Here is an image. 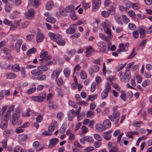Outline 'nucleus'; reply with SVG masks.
I'll use <instances>...</instances> for the list:
<instances>
[{
    "label": "nucleus",
    "mask_w": 152,
    "mask_h": 152,
    "mask_svg": "<svg viewBox=\"0 0 152 152\" xmlns=\"http://www.w3.org/2000/svg\"><path fill=\"white\" fill-rule=\"evenodd\" d=\"M66 130V126L63 125L60 128L59 130V132L61 134H63L65 131Z\"/></svg>",
    "instance_id": "obj_61"
},
{
    "label": "nucleus",
    "mask_w": 152,
    "mask_h": 152,
    "mask_svg": "<svg viewBox=\"0 0 152 152\" xmlns=\"http://www.w3.org/2000/svg\"><path fill=\"white\" fill-rule=\"evenodd\" d=\"M11 114L10 113L7 112L4 118V121L7 122L10 117Z\"/></svg>",
    "instance_id": "obj_41"
},
{
    "label": "nucleus",
    "mask_w": 152,
    "mask_h": 152,
    "mask_svg": "<svg viewBox=\"0 0 152 152\" xmlns=\"http://www.w3.org/2000/svg\"><path fill=\"white\" fill-rule=\"evenodd\" d=\"M55 80L56 81L57 85L59 86H61L63 83V81L61 77H60L59 78H58L57 80Z\"/></svg>",
    "instance_id": "obj_35"
},
{
    "label": "nucleus",
    "mask_w": 152,
    "mask_h": 152,
    "mask_svg": "<svg viewBox=\"0 0 152 152\" xmlns=\"http://www.w3.org/2000/svg\"><path fill=\"white\" fill-rule=\"evenodd\" d=\"M30 112V110H27L26 111L23 113L22 116L25 117L29 116L31 115V113H29Z\"/></svg>",
    "instance_id": "obj_44"
},
{
    "label": "nucleus",
    "mask_w": 152,
    "mask_h": 152,
    "mask_svg": "<svg viewBox=\"0 0 152 152\" xmlns=\"http://www.w3.org/2000/svg\"><path fill=\"white\" fill-rule=\"evenodd\" d=\"M57 91L59 95L61 97L63 96V94L62 91V89L61 88H57Z\"/></svg>",
    "instance_id": "obj_51"
},
{
    "label": "nucleus",
    "mask_w": 152,
    "mask_h": 152,
    "mask_svg": "<svg viewBox=\"0 0 152 152\" xmlns=\"http://www.w3.org/2000/svg\"><path fill=\"white\" fill-rule=\"evenodd\" d=\"M34 12L33 9H30L28 10V12L26 14V17L28 19H32L34 16Z\"/></svg>",
    "instance_id": "obj_7"
},
{
    "label": "nucleus",
    "mask_w": 152,
    "mask_h": 152,
    "mask_svg": "<svg viewBox=\"0 0 152 152\" xmlns=\"http://www.w3.org/2000/svg\"><path fill=\"white\" fill-rule=\"evenodd\" d=\"M75 32V30L74 28H69L66 30V32L67 34H72Z\"/></svg>",
    "instance_id": "obj_38"
},
{
    "label": "nucleus",
    "mask_w": 152,
    "mask_h": 152,
    "mask_svg": "<svg viewBox=\"0 0 152 152\" xmlns=\"http://www.w3.org/2000/svg\"><path fill=\"white\" fill-rule=\"evenodd\" d=\"M99 37L103 40L107 42L108 41L107 38L104 36V35L102 33H100L99 35Z\"/></svg>",
    "instance_id": "obj_57"
},
{
    "label": "nucleus",
    "mask_w": 152,
    "mask_h": 152,
    "mask_svg": "<svg viewBox=\"0 0 152 152\" xmlns=\"http://www.w3.org/2000/svg\"><path fill=\"white\" fill-rule=\"evenodd\" d=\"M46 96V94H44L40 96H32L31 99L35 102H40L45 99Z\"/></svg>",
    "instance_id": "obj_3"
},
{
    "label": "nucleus",
    "mask_w": 152,
    "mask_h": 152,
    "mask_svg": "<svg viewBox=\"0 0 152 152\" xmlns=\"http://www.w3.org/2000/svg\"><path fill=\"white\" fill-rule=\"evenodd\" d=\"M108 10L111 15H114L115 13V8L113 7H110Z\"/></svg>",
    "instance_id": "obj_58"
},
{
    "label": "nucleus",
    "mask_w": 152,
    "mask_h": 152,
    "mask_svg": "<svg viewBox=\"0 0 152 152\" xmlns=\"http://www.w3.org/2000/svg\"><path fill=\"white\" fill-rule=\"evenodd\" d=\"M42 73V72L38 69H34L31 71V74L35 76H39Z\"/></svg>",
    "instance_id": "obj_22"
},
{
    "label": "nucleus",
    "mask_w": 152,
    "mask_h": 152,
    "mask_svg": "<svg viewBox=\"0 0 152 152\" xmlns=\"http://www.w3.org/2000/svg\"><path fill=\"white\" fill-rule=\"evenodd\" d=\"M46 20L47 22L51 23H54L56 21L55 18L53 17H48L46 19Z\"/></svg>",
    "instance_id": "obj_29"
},
{
    "label": "nucleus",
    "mask_w": 152,
    "mask_h": 152,
    "mask_svg": "<svg viewBox=\"0 0 152 152\" xmlns=\"http://www.w3.org/2000/svg\"><path fill=\"white\" fill-rule=\"evenodd\" d=\"M101 4L100 0H98L96 1L92 2L93 10L95 11H96V9L100 6Z\"/></svg>",
    "instance_id": "obj_11"
},
{
    "label": "nucleus",
    "mask_w": 152,
    "mask_h": 152,
    "mask_svg": "<svg viewBox=\"0 0 152 152\" xmlns=\"http://www.w3.org/2000/svg\"><path fill=\"white\" fill-rule=\"evenodd\" d=\"M81 129L82 132L83 133H86L88 132V129L86 126H83L81 127Z\"/></svg>",
    "instance_id": "obj_63"
},
{
    "label": "nucleus",
    "mask_w": 152,
    "mask_h": 152,
    "mask_svg": "<svg viewBox=\"0 0 152 152\" xmlns=\"http://www.w3.org/2000/svg\"><path fill=\"white\" fill-rule=\"evenodd\" d=\"M103 124L105 129L110 128L111 126V122L108 119L105 120L103 121Z\"/></svg>",
    "instance_id": "obj_16"
},
{
    "label": "nucleus",
    "mask_w": 152,
    "mask_h": 152,
    "mask_svg": "<svg viewBox=\"0 0 152 152\" xmlns=\"http://www.w3.org/2000/svg\"><path fill=\"white\" fill-rule=\"evenodd\" d=\"M23 43L22 39H18L15 44V48L16 51L18 52L20 51L21 45Z\"/></svg>",
    "instance_id": "obj_9"
},
{
    "label": "nucleus",
    "mask_w": 152,
    "mask_h": 152,
    "mask_svg": "<svg viewBox=\"0 0 152 152\" xmlns=\"http://www.w3.org/2000/svg\"><path fill=\"white\" fill-rule=\"evenodd\" d=\"M52 56H49L45 57V58L39 59V61L41 62L47 61L49 60L51 58Z\"/></svg>",
    "instance_id": "obj_49"
},
{
    "label": "nucleus",
    "mask_w": 152,
    "mask_h": 152,
    "mask_svg": "<svg viewBox=\"0 0 152 152\" xmlns=\"http://www.w3.org/2000/svg\"><path fill=\"white\" fill-rule=\"evenodd\" d=\"M126 63L124 64H121L118 65V67L117 68V70L118 72H119L122 70L126 66Z\"/></svg>",
    "instance_id": "obj_48"
},
{
    "label": "nucleus",
    "mask_w": 152,
    "mask_h": 152,
    "mask_svg": "<svg viewBox=\"0 0 152 152\" xmlns=\"http://www.w3.org/2000/svg\"><path fill=\"white\" fill-rule=\"evenodd\" d=\"M129 46V44L128 43H127L125 45L121 43L118 46L119 48H121L123 52L126 51L128 50Z\"/></svg>",
    "instance_id": "obj_15"
},
{
    "label": "nucleus",
    "mask_w": 152,
    "mask_h": 152,
    "mask_svg": "<svg viewBox=\"0 0 152 152\" xmlns=\"http://www.w3.org/2000/svg\"><path fill=\"white\" fill-rule=\"evenodd\" d=\"M104 30V32L107 34L109 37H110L112 36L110 30L108 28H106Z\"/></svg>",
    "instance_id": "obj_53"
},
{
    "label": "nucleus",
    "mask_w": 152,
    "mask_h": 152,
    "mask_svg": "<svg viewBox=\"0 0 152 152\" xmlns=\"http://www.w3.org/2000/svg\"><path fill=\"white\" fill-rule=\"evenodd\" d=\"M19 138L23 141H26L28 138L27 135L24 134H21L19 135Z\"/></svg>",
    "instance_id": "obj_36"
},
{
    "label": "nucleus",
    "mask_w": 152,
    "mask_h": 152,
    "mask_svg": "<svg viewBox=\"0 0 152 152\" xmlns=\"http://www.w3.org/2000/svg\"><path fill=\"white\" fill-rule=\"evenodd\" d=\"M40 64V66L38 67V69H39L40 72H45L48 70V67L46 65H45L44 62H41Z\"/></svg>",
    "instance_id": "obj_10"
},
{
    "label": "nucleus",
    "mask_w": 152,
    "mask_h": 152,
    "mask_svg": "<svg viewBox=\"0 0 152 152\" xmlns=\"http://www.w3.org/2000/svg\"><path fill=\"white\" fill-rule=\"evenodd\" d=\"M49 108L50 109H57L58 108V106L56 104H53V103L50 102H49L48 105Z\"/></svg>",
    "instance_id": "obj_31"
},
{
    "label": "nucleus",
    "mask_w": 152,
    "mask_h": 152,
    "mask_svg": "<svg viewBox=\"0 0 152 152\" xmlns=\"http://www.w3.org/2000/svg\"><path fill=\"white\" fill-rule=\"evenodd\" d=\"M75 7L73 5H69L66 7L65 9V10L67 12H72L74 11Z\"/></svg>",
    "instance_id": "obj_20"
},
{
    "label": "nucleus",
    "mask_w": 152,
    "mask_h": 152,
    "mask_svg": "<svg viewBox=\"0 0 152 152\" xmlns=\"http://www.w3.org/2000/svg\"><path fill=\"white\" fill-rule=\"evenodd\" d=\"M99 70V67L98 65H94L91 67L89 68L88 71L90 74L91 75L94 73L98 72Z\"/></svg>",
    "instance_id": "obj_8"
},
{
    "label": "nucleus",
    "mask_w": 152,
    "mask_h": 152,
    "mask_svg": "<svg viewBox=\"0 0 152 152\" xmlns=\"http://www.w3.org/2000/svg\"><path fill=\"white\" fill-rule=\"evenodd\" d=\"M5 76L7 79H12L15 78L16 77V75L14 73L10 72L6 73Z\"/></svg>",
    "instance_id": "obj_14"
},
{
    "label": "nucleus",
    "mask_w": 152,
    "mask_h": 152,
    "mask_svg": "<svg viewBox=\"0 0 152 152\" xmlns=\"http://www.w3.org/2000/svg\"><path fill=\"white\" fill-rule=\"evenodd\" d=\"M70 17L73 20H75L77 18V16L75 14V12L73 11L70 14Z\"/></svg>",
    "instance_id": "obj_40"
},
{
    "label": "nucleus",
    "mask_w": 152,
    "mask_h": 152,
    "mask_svg": "<svg viewBox=\"0 0 152 152\" xmlns=\"http://www.w3.org/2000/svg\"><path fill=\"white\" fill-rule=\"evenodd\" d=\"M61 72V69H59L54 70L51 75V78L52 79L57 80Z\"/></svg>",
    "instance_id": "obj_5"
},
{
    "label": "nucleus",
    "mask_w": 152,
    "mask_h": 152,
    "mask_svg": "<svg viewBox=\"0 0 152 152\" xmlns=\"http://www.w3.org/2000/svg\"><path fill=\"white\" fill-rule=\"evenodd\" d=\"M56 123V122L55 121L54 124H51L50 126H49L48 129L49 132L51 133L54 131L55 127L54 124Z\"/></svg>",
    "instance_id": "obj_34"
},
{
    "label": "nucleus",
    "mask_w": 152,
    "mask_h": 152,
    "mask_svg": "<svg viewBox=\"0 0 152 152\" xmlns=\"http://www.w3.org/2000/svg\"><path fill=\"white\" fill-rule=\"evenodd\" d=\"M130 69L127 68L126 70V72L124 76V79H121L122 81H126L129 80L131 75V72L129 71Z\"/></svg>",
    "instance_id": "obj_6"
},
{
    "label": "nucleus",
    "mask_w": 152,
    "mask_h": 152,
    "mask_svg": "<svg viewBox=\"0 0 152 152\" xmlns=\"http://www.w3.org/2000/svg\"><path fill=\"white\" fill-rule=\"evenodd\" d=\"M44 36L41 33L39 32L37 33L36 35V41L37 42H42L44 39Z\"/></svg>",
    "instance_id": "obj_12"
},
{
    "label": "nucleus",
    "mask_w": 152,
    "mask_h": 152,
    "mask_svg": "<svg viewBox=\"0 0 152 152\" xmlns=\"http://www.w3.org/2000/svg\"><path fill=\"white\" fill-rule=\"evenodd\" d=\"M91 5L90 3L84 2L82 5V7L85 10H86L90 7Z\"/></svg>",
    "instance_id": "obj_55"
},
{
    "label": "nucleus",
    "mask_w": 152,
    "mask_h": 152,
    "mask_svg": "<svg viewBox=\"0 0 152 152\" xmlns=\"http://www.w3.org/2000/svg\"><path fill=\"white\" fill-rule=\"evenodd\" d=\"M11 69L14 72H17L19 71L20 69L19 64H15L12 65Z\"/></svg>",
    "instance_id": "obj_25"
},
{
    "label": "nucleus",
    "mask_w": 152,
    "mask_h": 152,
    "mask_svg": "<svg viewBox=\"0 0 152 152\" xmlns=\"http://www.w3.org/2000/svg\"><path fill=\"white\" fill-rule=\"evenodd\" d=\"M56 42L58 45L60 46H63L65 45V41L62 39L57 41Z\"/></svg>",
    "instance_id": "obj_59"
},
{
    "label": "nucleus",
    "mask_w": 152,
    "mask_h": 152,
    "mask_svg": "<svg viewBox=\"0 0 152 152\" xmlns=\"http://www.w3.org/2000/svg\"><path fill=\"white\" fill-rule=\"evenodd\" d=\"M68 104L70 106L74 108H77V105L75 102L71 100H69L68 102Z\"/></svg>",
    "instance_id": "obj_52"
},
{
    "label": "nucleus",
    "mask_w": 152,
    "mask_h": 152,
    "mask_svg": "<svg viewBox=\"0 0 152 152\" xmlns=\"http://www.w3.org/2000/svg\"><path fill=\"white\" fill-rule=\"evenodd\" d=\"M1 50V51H3V53H6L7 55H10L11 53V51L8 49L6 48H4Z\"/></svg>",
    "instance_id": "obj_45"
},
{
    "label": "nucleus",
    "mask_w": 152,
    "mask_h": 152,
    "mask_svg": "<svg viewBox=\"0 0 152 152\" xmlns=\"http://www.w3.org/2000/svg\"><path fill=\"white\" fill-rule=\"evenodd\" d=\"M36 90V88L34 87H32L28 89L26 93L28 94H30L34 92Z\"/></svg>",
    "instance_id": "obj_42"
},
{
    "label": "nucleus",
    "mask_w": 152,
    "mask_h": 152,
    "mask_svg": "<svg viewBox=\"0 0 152 152\" xmlns=\"http://www.w3.org/2000/svg\"><path fill=\"white\" fill-rule=\"evenodd\" d=\"M75 52V49H72L70 50L67 51L66 52V53L69 56V57L71 58L74 56Z\"/></svg>",
    "instance_id": "obj_33"
},
{
    "label": "nucleus",
    "mask_w": 152,
    "mask_h": 152,
    "mask_svg": "<svg viewBox=\"0 0 152 152\" xmlns=\"http://www.w3.org/2000/svg\"><path fill=\"white\" fill-rule=\"evenodd\" d=\"M53 6V2L52 1H48L46 4V8L47 10H51Z\"/></svg>",
    "instance_id": "obj_21"
},
{
    "label": "nucleus",
    "mask_w": 152,
    "mask_h": 152,
    "mask_svg": "<svg viewBox=\"0 0 152 152\" xmlns=\"http://www.w3.org/2000/svg\"><path fill=\"white\" fill-rule=\"evenodd\" d=\"M140 33V38L142 39L144 38L145 36L146 31L145 30L142 28H140L139 30Z\"/></svg>",
    "instance_id": "obj_24"
},
{
    "label": "nucleus",
    "mask_w": 152,
    "mask_h": 152,
    "mask_svg": "<svg viewBox=\"0 0 152 152\" xmlns=\"http://www.w3.org/2000/svg\"><path fill=\"white\" fill-rule=\"evenodd\" d=\"M98 95L97 94L94 95L92 96L91 95H89L88 96V98L87 99V101H89L90 100L91 101H93L96 99Z\"/></svg>",
    "instance_id": "obj_30"
},
{
    "label": "nucleus",
    "mask_w": 152,
    "mask_h": 152,
    "mask_svg": "<svg viewBox=\"0 0 152 152\" xmlns=\"http://www.w3.org/2000/svg\"><path fill=\"white\" fill-rule=\"evenodd\" d=\"M21 74L23 77H25L26 76V71L24 68L22 67L20 69Z\"/></svg>",
    "instance_id": "obj_54"
},
{
    "label": "nucleus",
    "mask_w": 152,
    "mask_h": 152,
    "mask_svg": "<svg viewBox=\"0 0 152 152\" xmlns=\"http://www.w3.org/2000/svg\"><path fill=\"white\" fill-rule=\"evenodd\" d=\"M128 27L131 30H135L136 28V26L134 24L129 23L128 24Z\"/></svg>",
    "instance_id": "obj_43"
},
{
    "label": "nucleus",
    "mask_w": 152,
    "mask_h": 152,
    "mask_svg": "<svg viewBox=\"0 0 152 152\" xmlns=\"http://www.w3.org/2000/svg\"><path fill=\"white\" fill-rule=\"evenodd\" d=\"M46 79V76L44 75H40L37 77V79L39 80H42Z\"/></svg>",
    "instance_id": "obj_50"
},
{
    "label": "nucleus",
    "mask_w": 152,
    "mask_h": 152,
    "mask_svg": "<svg viewBox=\"0 0 152 152\" xmlns=\"http://www.w3.org/2000/svg\"><path fill=\"white\" fill-rule=\"evenodd\" d=\"M93 50L92 47L89 46L87 48V50L86 51V56H90L91 55V53L92 52Z\"/></svg>",
    "instance_id": "obj_28"
},
{
    "label": "nucleus",
    "mask_w": 152,
    "mask_h": 152,
    "mask_svg": "<svg viewBox=\"0 0 152 152\" xmlns=\"http://www.w3.org/2000/svg\"><path fill=\"white\" fill-rule=\"evenodd\" d=\"M97 45L98 47L101 48L99 49L100 52L104 53H107L106 51V46L105 42L102 41L99 42L97 44Z\"/></svg>",
    "instance_id": "obj_4"
},
{
    "label": "nucleus",
    "mask_w": 152,
    "mask_h": 152,
    "mask_svg": "<svg viewBox=\"0 0 152 152\" xmlns=\"http://www.w3.org/2000/svg\"><path fill=\"white\" fill-rule=\"evenodd\" d=\"M21 0H14L13 4L16 7L19 6L21 3Z\"/></svg>",
    "instance_id": "obj_56"
},
{
    "label": "nucleus",
    "mask_w": 152,
    "mask_h": 152,
    "mask_svg": "<svg viewBox=\"0 0 152 152\" xmlns=\"http://www.w3.org/2000/svg\"><path fill=\"white\" fill-rule=\"evenodd\" d=\"M19 117V115L18 114L15 113L12 114V123L13 125H15L16 124Z\"/></svg>",
    "instance_id": "obj_13"
},
{
    "label": "nucleus",
    "mask_w": 152,
    "mask_h": 152,
    "mask_svg": "<svg viewBox=\"0 0 152 152\" xmlns=\"http://www.w3.org/2000/svg\"><path fill=\"white\" fill-rule=\"evenodd\" d=\"M96 128L99 131H104L105 129L103 124L102 125L100 124H97L96 126Z\"/></svg>",
    "instance_id": "obj_23"
},
{
    "label": "nucleus",
    "mask_w": 152,
    "mask_h": 152,
    "mask_svg": "<svg viewBox=\"0 0 152 152\" xmlns=\"http://www.w3.org/2000/svg\"><path fill=\"white\" fill-rule=\"evenodd\" d=\"M74 115H75V112L73 109L68 112V119L69 121H72Z\"/></svg>",
    "instance_id": "obj_17"
},
{
    "label": "nucleus",
    "mask_w": 152,
    "mask_h": 152,
    "mask_svg": "<svg viewBox=\"0 0 152 152\" xmlns=\"http://www.w3.org/2000/svg\"><path fill=\"white\" fill-rule=\"evenodd\" d=\"M48 35L50 37L52 40L54 41L55 37H56V34L52 32H50L48 33Z\"/></svg>",
    "instance_id": "obj_47"
},
{
    "label": "nucleus",
    "mask_w": 152,
    "mask_h": 152,
    "mask_svg": "<svg viewBox=\"0 0 152 152\" xmlns=\"http://www.w3.org/2000/svg\"><path fill=\"white\" fill-rule=\"evenodd\" d=\"M63 72L64 75L66 78H68L69 77L70 73V70L69 68H65L64 69Z\"/></svg>",
    "instance_id": "obj_27"
},
{
    "label": "nucleus",
    "mask_w": 152,
    "mask_h": 152,
    "mask_svg": "<svg viewBox=\"0 0 152 152\" xmlns=\"http://www.w3.org/2000/svg\"><path fill=\"white\" fill-rule=\"evenodd\" d=\"M94 112L93 111L89 110L87 112V116L88 118H90L93 116Z\"/></svg>",
    "instance_id": "obj_64"
},
{
    "label": "nucleus",
    "mask_w": 152,
    "mask_h": 152,
    "mask_svg": "<svg viewBox=\"0 0 152 152\" xmlns=\"http://www.w3.org/2000/svg\"><path fill=\"white\" fill-rule=\"evenodd\" d=\"M12 8V7L9 4H6L5 6V11L8 12H9Z\"/></svg>",
    "instance_id": "obj_46"
},
{
    "label": "nucleus",
    "mask_w": 152,
    "mask_h": 152,
    "mask_svg": "<svg viewBox=\"0 0 152 152\" xmlns=\"http://www.w3.org/2000/svg\"><path fill=\"white\" fill-rule=\"evenodd\" d=\"M94 138L98 141H101L102 140L101 136L98 134H94Z\"/></svg>",
    "instance_id": "obj_39"
},
{
    "label": "nucleus",
    "mask_w": 152,
    "mask_h": 152,
    "mask_svg": "<svg viewBox=\"0 0 152 152\" xmlns=\"http://www.w3.org/2000/svg\"><path fill=\"white\" fill-rule=\"evenodd\" d=\"M80 76L81 78L83 79H85L87 78L86 74L84 71H82L81 72Z\"/></svg>",
    "instance_id": "obj_62"
},
{
    "label": "nucleus",
    "mask_w": 152,
    "mask_h": 152,
    "mask_svg": "<svg viewBox=\"0 0 152 152\" xmlns=\"http://www.w3.org/2000/svg\"><path fill=\"white\" fill-rule=\"evenodd\" d=\"M85 140L86 142H88L90 143H92L93 142L94 140L92 137L90 136H87L84 137Z\"/></svg>",
    "instance_id": "obj_32"
},
{
    "label": "nucleus",
    "mask_w": 152,
    "mask_h": 152,
    "mask_svg": "<svg viewBox=\"0 0 152 152\" xmlns=\"http://www.w3.org/2000/svg\"><path fill=\"white\" fill-rule=\"evenodd\" d=\"M108 117L115 125L118 126L117 124L120 119V113L119 112H113L112 115H109Z\"/></svg>",
    "instance_id": "obj_1"
},
{
    "label": "nucleus",
    "mask_w": 152,
    "mask_h": 152,
    "mask_svg": "<svg viewBox=\"0 0 152 152\" xmlns=\"http://www.w3.org/2000/svg\"><path fill=\"white\" fill-rule=\"evenodd\" d=\"M36 49L35 48H33L30 49L28 51L26 54L28 56H31L32 54L35 53L36 52Z\"/></svg>",
    "instance_id": "obj_26"
},
{
    "label": "nucleus",
    "mask_w": 152,
    "mask_h": 152,
    "mask_svg": "<svg viewBox=\"0 0 152 152\" xmlns=\"http://www.w3.org/2000/svg\"><path fill=\"white\" fill-rule=\"evenodd\" d=\"M59 12L60 14L64 16L67 15V12L65 10V9L62 6H60L59 8Z\"/></svg>",
    "instance_id": "obj_19"
},
{
    "label": "nucleus",
    "mask_w": 152,
    "mask_h": 152,
    "mask_svg": "<svg viewBox=\"0 0 152 152\" xmlns=\"http://www.w3.org/2000/svg\"><path fill=\"white\" fill-rule=\"evenodd\" d=\"M122 17L123 21L125 23H127L129 21V19L126 15H123Z\"/></svg>",
    "instance_id": "obj_60"
},
{
    "label": "nucleus",
    "mask_w": 152,
    "mask_h": 152,
    "mask_svg": "<svg viewBox=\"0 0 152 152\" xmlns=\"http://www.w3.org/2000/svg\"><path fill=\"white\" fill-rule=\"evenodd\" d=\"M106 88L102 91L101 94L102 99H104L108 96V93L111 91L110 86L108 83H107L106 84Z\"/></svg>",
    "instance_id": "obj_2"
},
{
    "label": "nucleus",
    "mask_w": 152,
    "mask_h": 152,
    "mask_svg": "<svg viewBox=\"0 0 152 152\" xmlns=\"http://www.w3.org/2000/svg\"><path fill=\"white\" fill-rule=\"evenodd\" d=\"M58 140L57 138H53L50 140V145L52 147L55 146L58 143Z\"/></svg>",
    "instance_id": "obj_18"
},
{
    "label": "nucleus",
    "mask_w": 152,
    "mask_h": 152,
    "mask_svg": "<svg viewBox=\"0 0 152 152\" xmlns=\"http://www.w3.org/2000/svg\"><path fill=\"white\" fill-rule=\"evenodd\" d=\"M109 21L108 20H106L104 22L102 23V26L104 28V29H105L106 28H108L107 26L109 24Z\"/></svg>",
    "instance_id": "obj_37"
}]
</instances>
